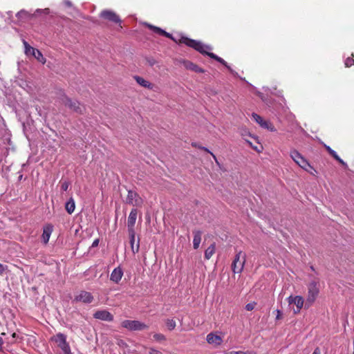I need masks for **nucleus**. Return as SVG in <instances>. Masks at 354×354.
I'll use <instances>...</instances> for the list:
<instances>
[{
  "label": "nucleus",
  "instance_id": "obj_1",
  "mask_svg": "<svg viewBox=\"0 0 354 354\" xmlns=\"http://www.w3.org/2000/svg\"><path fill=\"white\" fill-rule=\"evenodd\" d=\"M179 42L185 44V45L194 48L195 50H196L197 51L200 52L202 54L207 55L211 58L218 61V62L224 65L229 71L232 72V70L230 68V66L223 59L212 53L208 52V50H212L211 46L205 45L199 41L191 39L184 36L180 37V38L179 39Z\"/></svg>",
  "mask_w": 354,
  "mask_h": 354
},
{
  "label": "nucleus",
  "instance_id": "obj_2",
  "mask_svg": "<svg viewBox=\"0 0 354 354\" xmlns=\"http://www.w3.org/2000/svg\"><path fill=\"white\" fill-rule=\"evenodd\" d=\"M290 156L294 162L301 168L308 171L312 175H315L316 170L310 165L308 161L297 150L292 149L290 152Z\"/></svg>",
  "mask_w": 354,
  "mask_h": 354
},
{
  "label": "nucleus",
  "instance_id": "obj_3",
  "mask_svg": "<svg viewBox=\"0 0 354 354\" xmlns=\"http://www.w3.org/2000/svg\"><path fill=\"white\" fill-rule=\"evenodd\" d=\"M308 293L306 296V305L311 306L316 300L319 292V281L313 280L308 284Z\"/></svg>",
  "mask_w": 354,
  "mask_h": 354
},
{
  "label": "nucleus",
  "instance_id": "obj_4",
  "mask_svg": "<svg viewBox=\"0 0 354 354\" xmlns=\"http://www.w3.org/2000/svg\"><path fill=\"white\" fill-rule=\"evenodd\" d=\"M24 46V52L28 57H33L39 62L44 64L46 63V58L43 56L40 50L30 46L25 40L23 41Z\"/></svg>",
  "mask_w": 354,
  "mask_h": 354
},
{
  "label": "nucleus",
  "instance_id": "obj_5",
  "mask_svg": "<svg viewBox=\"0 0 354 354\" xmlns=\"http://www.w3.org/2000/svg\"><path fill=\"white\" fill-rule=\"evenodd\" d=\"M246 260V255L242 251H239L235 255L232 263V269L234 273H241L243 271Z\"/></svg>",
  "mask_w": 354,
  "mask_h": 354
},
{
  "label": "nucleus",
  "instance_id": "obj_6",
  "mask_svg": "<svg viewBox=\"0 0 354 354\" xmlns=\"http://www.w3.org/2000/svg\"><path fill=\"white\" fill-rule=\"evenodd\" d=\"M224 333L220 331L212 332L206 337L207 342L214 348L221 346L223 342Z\"/></svg>",
  "mask_w": 354,
  "mask_h": 354
},
{
  "label": "nucleus",
  "instance_id": "obj_7",
  "mask_svg": "<svg viewBox=\"0 0 354 354\" xmlns=\"http://www.w3.org/2000/svg\"><path fill=\"white\" fill-rule=\"evenodd\" d=\"M121 326L129 330H142L148 328V326L137 320H124L121 322Z\"/></svg>",
  "mask_w": 354,
  "mask_h": 354
},
{
  "label": "nucleus",
  "instance_id": "obj_8",
  "mask_svg": "<svg viewBox=\"0 0 354 354\" xmlns=\"http://www.w3.org/2000/svg\"><path fill=\"white\" fill-rule=\"evenodd\" d=\"M287 301L289 304V306L295 305L296 308H293V313L295 314H298L300 313L304 304V299L301 296L299 295H290L287 298Z\"/></svg>",
  "mask_w": 354,
  "mask_h": 354
},
{
  "label": "nucleus",
  "instance_id": "obj_9",
  "mask_svg": "<svg viewBox=\"0 0 354 354\" xmlns=\"http://www.w3.org/2000/svg\"><path fill=\"white\" fill-rule=\"evenodd\" d=\"M53 338L64 354H71L70 346L67 343L66 337L64 334L58 333Z\"/></svg>",
  "mask_w": 354,
  "mask_h": 354
},
{
  "label": "nucleus",
  "instance_id": "obj_10",
  "mask_svg": "<svg viewBox=\"0 0 354 354\" xmlns=\"http://www.w3.org/2000/svg\"><path fill=\"white\" fill-rule=\"evenodd\" d=\"M62 102L66 106H68L75 112L81 113L84 109L83 106H82L79 102L73 101L66 96H63Z\"/></svg>",
  "mask_w": 354,
  "mask_h": 354
},
{
  "label": "nucleus",
  "instance_id": "obj_11",
  "mask_svg": "<svg viewBox=\"0 0 354 354\" xmlns=\"http://www.w3.org/2000/svg\"><path fill=\"white\" fill-rule=\"evenodd\" d=\"M252 118L257 123H258L260 125L261 127H262L263 129H268L270 131H275V129H274V126L270 122H269L268 121L264 120L258 114H257L255 113H253L252 114Z\"/></svg>",
  "mask_w": 354,
  "mask_h": 354
},
{
  "label": "nucleus",
  "instance_id": "obj_12",
  "mask_svg": "<svg viewBox=\"0 0 354 354\" xmlns=\"http://www.w3.org/2000/svg\"><path fill=\"white\" fill-rule=\"evenodd\" d=\"M100 16L102 18H104L108 21L114 22L115 24H119L120 25L121 24V20L119 16L117 15L116 13L112 10H104L101 12Z\"/></svg>",
  "mask_w": 354,
  "mask_h": 354
},
{
  "label": "nucleus",
  "instance_id": "obj_13",
  "mask_svg": "<svg viewBox=\"0 0 354 354\" xmlns=\"http://www.w3.org/2000/svg\"><path fill=\"white\" fill-rule=\"evenodd\" d=\"M75 301L83 302L85 304H90L93 300V297L91 292L82 290L75 296Z\"/></svg>",
  "mask_w": 354,
  "mask_h": 354
},
{
  "label": "nucleus",
  "instance_id": "obj_14",
  "mask_svg": "<svg viewBox=\"0 0 354 354\" xmlns=\"http://www.w3.org/2000/svg\"><path fill=\"white\" fill-rule=\"evenodd\" d=\"M127 203L133 205V206H140L142 203V198L138 196V194L133 191H129L127 195Z\"/></svg>",
  "mask_w": 354,
  "mask_h": 354
},
{
  "label": "nucleus",
  "instance_id": "obj_15",
  "mask_svg": "<svg viewBox=\"0 0 354 354\" xmlns=\"http://www.w3.org/2000/svg\"><path fill=\"white\" fill-rule=\"evenodd\" d=\"M93 317L95 319L107 322H111L113 319V315L106 310L96 311L94 313Z\"/></svg>",
  "mask_w": 354,
  "mask_h": 354
},
{
  "label": "nucleus",
  "instance_id": "obj_16",
  "mask_svg": "<svg viewBox=\"0 0 354 354\" xmlns=\"http://www.w3.org/2000/svg\"><path fill=\"white\" fill-rule=\"evenodd\" d=\"M137 215L138 211L136 209H133L129 215L127 224L129 232H132V230H133V227L137 219Z\"/></svg>",
  "mask_w": 354,
  "mask_h": 354
},
{
  "label": "nucleus",
  "instance_id": "obj_17",
  "mask_svg": "<svg viewBox=\"0 0 354 354\" xmlns=\"http://www.w3.org/2000/svg\"><path fill=\"white\" fill-rule=\"evenodd\" d=\"M123 276V270L120 267L115 268L111 272L110 279L118 283Z\"/></svg>",
  "mask_w": 354,
  "mask_h": 354
},
{
  "label": "nucleus",
  "instance_id": "obj_18",
  "mask_svg": "<svg viewBox=\"0 0 354 354\" xmlns=\"http://www.w3.org/2000/svg\"><path fill=\"white\" fill-rule=\"evenodd\" d=\"M53 230V227L50 224H48L44 227L41 239L45 244L48 243L50 235L52 234Z\"/></svg>",
  "mask_w": 354,
  "mask_h": 354
},
{
  "label": "nucleus",
  "instance_id": "obj_19",
  "mask_svg": "<svg viewBox=\"0 0 354 354\" xmlns=\"http://www.w3.org/2000/svg\"><path fill=\"white\" fill-rule=\"evenodd\" d=\"M130 233V243L131 250L133 254L137 253L139 251L140 244H139V240L138 241L137 243L135 244L136 241V235L133 230L132 232H129Z\"/></svg>",
  "mask_w": 354,
  "mask_h": 354
},
{
  "label": "nucleus",
  "instance_id": "obj_20",
  "mask_svg": "<svg viewBox=\"0 0 354 354\" xmlns=\"http://www.w3.org/2000/svg\"><path fill=\"white\" fill-rule=\"evenodd\" d=\"M134 79L136 81V82L141 86L149 89L153 88V84L149 81L144 79L143 77L136 75L134 76Z\"/></svg>",
  "mask_w": 354,
  "mask_h": 354
},
{
  "label": "nucleus",
  "instance_id": "obj_21",
  "mask_svg": "<svg viewBox=\"0 0 354 354\" xmlns=\"http://www.w3.org/2000/svg\"><path fill=\"white\" fill-rule=\"evenodd\" d=\"M201 241V231H194V239H193V247L194 249H198L199 248Z\"/></svg>",
  "mask_w": 354,
  "mask_h": 354
},
{
  "label": "nucleus",
  "instance_id": "obj_22",
  "mask_svg": "<svg viewBox=\"0 0 354 354\" xmlns=\"http://www.w3.org/2000/svg\"><path fill=\"white\" fill-rule=\"evenodd\" d=\"M216 245L215 243L211 244L205 251V258L209 259L215 252Z\"/></svg>",
  "mask_w": 354,
  "mask_h": 354
},
{
  "label": "nucleus",
  "instance_id": "obj_23",
  "mask_svg": "<svg viewBox=\"0 0 354 354\" xmlns=\"http://www.w3.org/2000/svg\"><path fill=\"white\" fill-rule=\"evenodd\" d=\"M75 209V203L74 200L71 198L66 203V210L69 214L73 213Z\"/></svg>",
  "mask_w": 354,
  "mask_h": 354
},
{
  "label": "nucleus",
  "instance_id": "obj_24",
  "mask_svg": "<svg viewBox=\"0 0 354 354\" xmlns=\"http://www.w3.org/2000/svg\"><path fill=\"white\" fill-rule=\"evenodd\" d=\"M145 25L149 27L150 29H151L153 32L159 34V35H161L162 33H165V31L158 27H156V26H152L151 24H145Z\"/></svg>",
  "mask_w": 354,
  "mask_h": 354
},
{
  "label": "nucleus",
  "instance_id": "obj_25",
  "mask_svg": "<svg viewBox=\"0 0 354 354\" xmlns=\"http://www.w3.org/2000/svg\"><path fill=\"white\" fill-rule=\"evenodd\" d=\"M165 324L168 329L170 330L174 329L176 326V322L172 319H167Z\"/></svg>",
  "mask_w": 354,
  "mask_h": 354
},
{
  "label": "nucleus",
  "instance_id": "obj_26",
  "mask_svg": "<svg viewBox=\"0 0 354 354\" xmlns=\"http://www.w3.org/2000/svg\"><path fill=\"white\" fill-rule=\"evenodd\" d=\"M17 16L19 19H25L29 18L30 17V15L28 12L26 10H21L19 12H17Z\"/></svg>",
  "mask_w": 354,
  "mask_h": 354
},
{
  "label": "nucleus",
  "instance_id": "obj_27",
  "mask_svg": "<svg viewBox=\"0 0 354 354\" xmlns=\"http://www.w3.org/2000/svg\"><path fill=\"white\" fill-rule=\"evenodd\" d=\"M245 141L247 142V143H248V145L253 149H254L256 151L260 153L263 150V147L261 145H259V147L258 146H254L252 145V143L248 140H245Z\"/></svg>",
  "mask_w": 354,
  "mask_h": 354
},
{
  "label": "nucleus",
  "instance_id": "obj_28",
  "mask_svg": "<svg viewBox=\"0 0 354 354\" xmlns=\"http://www.w3.org/2000/svg\"><path fill=\"white\" fill-rule=\"evenodd\" d=\"M325 147L326 150L328 151V153L336 160L339 159V156L337 154V153L333 150L329 146L325 145Z\"/></svg>",
  "mask_w": 354,
  "mask_h": 354
},
{
  "label": "nucleus",
  "instance_id": "obj_29",
  "mask_svg": "<svg viewBox=\"0 0 354 354\" xmlns=\"http://www.w3.org/2000/svg\"><path fill=\"white\" fill-rule=\"evenodd\" d=\"M153 338L156 341H158V342H161V341H164L165 340V336L162 334H160V333H156L154 335H153Z\"/></svg>",
  "mask_w": 354,
  "mask_h": 354
},
{
  "label": "nucleus",
  "instance_id": "obj_30",
  "mask_svg": "<svg viewBox=\"0 0 354 354\" xmlns=\"http://www.w3.org/2000/svg\"><path fill=\"white\" fill-rule=\"evenodd\" d=\"M186 67L189 68H190V69H192L193 71H197V72H201L202 71V70L199 69L198 67L196 65H195V64H194L192 63H188L187 64H186Z\"/></svg>",
  "mask_w": 354,
  "mask_h": 354
},
{
  "label": "nucleus",
  "instance_id": "obj_31",
  "mask_svg": "<svg viewBox=\"0 0 354 354\" xmlns=\"http://www.w3.org/2000/svg\"><path fill=\"white\" fill-rule=\"evenodd\" d=\"M256 305H257L256 302L248 303L245 306V309L248 311L252 310L254 308V307L256 306Z\"/></svg>",
  "mask_w": 354,
  "mask_h": 354
},
{
  "label": "nucleus",
  "instance_id": "obj_32",
  "mask_svg": "<svg viewBox=\"0 0 354 354\" xmlns=\"http://www.w3.org/2000/svg\"><path fill=\"white\" fill-rule=\"evenodd\" d=\"M225 354H252V353L250 351L244 352V351H232L227 352Z\"/></svg>",
  "mask_w": 354,
  "mask_h": 354
},
{
  "label": "nucleus",
  "instance_id": "obj_33",
  "mask_svg": "<svg viewBox=\"0 0 354 354\" xmlns=\"http://www.w3.org/2000/svg\"><path fill=\"white\" fill-rule=\"evenodd\" d=\"M354 64V59L348 57L345 61V65L346 67H350Z\"/></svg>",
  "mask_w": 354,
  "mask_h": 354
},
{
  "label": "nucleus",
  "instance_id": "obj_34",
  "mask_svg": "<svg viewBox=\"0 0 354 354\" xmlns=\"http://www.w3.org/2000/svg\"><path fill=\"white\" fill-rule=\"evenodd\" d=\"M69 187V183L64 181L62 183L61 188L63 191H66Z\"/></svg>",
  "mask_w": 354,
  "mask_h": 354
},
{
  "label": "nucleus",
  "instance_id": "obj_35",
  "mask_svg": "<svg viewBox=\"0 0 354 354\" xmlns=\"http://www.w3.org/2000/svg\"><path fill=\"white\" fill-rule=\"evenodd\" d=\"M41 12H44L45 14H48L49 12V10L48 8H46L44 10H40V9H37L36 11H35V15H39L41 14Z\"/></svg>",
  "mask_w": 354,
  "mask_h": 354
},
{
  "label": "nucleus",
  "instance_id": "obj_36",
  "mask_svg": "<svg viewBox=\"0 0 354 354\" xmlns=\"http://www.w3.org/2000/svg\"><path fill=\"white\" fill-rule=\"evenodd\" d=\"M8 268L7 266L0 263V274H3Z\"/></svg>",
  "mask_w": 354,
  "mask_h": 354
},
{
  "label": "nucleus",
  "instance_id": "obj_37",
  "mask_svg": "<svg viewBox=\"0 0 354 354\" xmlns=\"http://www.w3.org/2000/svg\"><path fill=\"white\" fill-rule=\"evenodd\" d=\"M149 354H161V352L155 348H151L149 352Z\"/></svg>",
  "mask_w": 354,
  "mask_h": 354
},
{
  "label": "nucleus",
  "instance_id": "obj_38",
  "mask_svg": "<svg viewBox=\"0 0 354 354\" xmlns=\"http://www.w3.org/2000/svg\"><path fill=\"white\" fill-rule=\"evenodd\" d=\"M161 35H165L167 37L171 38V39H172L174 41H176L174 37H172V36H171V35L170 33H168V32H165V33H162Z\"/></svg>",
  "mask_w": 354,
  "mask_h": 354
},
{
  "label": "nucleus",
  "instance_id": "obj_39",
  "mask_svg": "<svg viewBox=\"0 0 354 354\" xmlns=\"http://www.w3.org/2000/svg\"><path fill=\"white\" fill-rule=\"evenodd\" d=\"M281 311H280L279 310H277V316H276V319H281Z\"/></svg>",
  "mask_w": 354,
  "mask_h": 354
},
{
  "label": "nucleus",
  "instance_id": "obj_40",
  "mask_svg": "<svg viewBox=\"0 0 354 354\" xmlns=\"http://www.w3.org/2000/svg\"><path fill=\"white\" fill-rule=\"evenodd\" d=\"M339 162H340L342 165L346 167L347 165L345 162H344L343 160H342L339 157V159H336Z\"/></svg>",
  "mask_w": 354,
  "mask_h": 354
},
{
  "label": "nucleus",
  "instance_id": "obj_41",
  "mask_svg": "<svg viewBox=\"0 0 354 354\" xmlns=\"http://www.w3.org/2000/svg\"><path fill=\"white\" fill-rule=\"evenodd\" d=\"M98 244H99V240H98V239H95V240L93 242V243H92V246H93V247H96V246H97V245H98Z\"/></svg>",
  "mask_w": 354,
  "mask_h": 354
},
{
  "label": "nucleus",
  "instance_id": "obj_42",
  "mask_svg": "<svg viewBox=\"0 0 354 354\" xmlns=\"http://www.w3.org/2000/svg\"><path fill=\"white\" fill-rule=\"evenodd\" d=\"M312 354H321L320 349L319 348H316Z\"/></svg>",
  "mask_w": 354,
  "mask_h": 354
},
{
  "label": "nucleus",
  "instance_id": "obj_43",
  "mask_svg": "<svg viewBox=\"0 0 354 354\" xmlns=\"http://www.w3.org/2000/svg\"><path fill=\"white\" fill-rule=\"evenodd\" d=\"M203 149H205L206 151L209 152L211 153V155L213 156V158H214V160H216L215 155H214L212 153H211L207 149H206L205 147H203Z\"/></svg>",
  "mask_w": 354,
  "mask_h": 354
},
{
  "label": "nucleus",
  "instance_id": "obj_44",
  "mask_svg": "<svg viewBox=\"0 0 354 354\" xmlns=\"http://www.w3.org/2000/svg\"><path fill=\"white\" fill-rule=\"evenodd\" d=\"M3 344V339L1 337H0V348H1Z\"/></svg>",
  "mask_w": 354,
  "mask_h": 354
},
{
  "label": "nucleus",
  "instance_id": "obj_45",
  "mask_svg": "<svg viewBox=\"0 0 354 354\" xmlns=\"http://www.w3.org/2000/svg\"><path fill=\"white\" fill-rule=\"evenodd\" d=\"M258 95H259V97H260L263 100H264V99H263V95H261V93H259H259H258Z\"/></svg>",
  "mask_w": 354,
  "mask_h": 354
},
{
  "label": "nucleus",
  "instance_id": "obj_46",
  "mask_svg": "<svg viewBox=\"0 0 354 354\" xmlns=\"http://www.w3.org/2000/svg\"><path fill=\"white\" fill-rule=\"evenodd\" d=\"M65 3H66V4L67 6H71V3H70V2H68V1H66Z\"/></svg>",
  "mask_w": 354,
  "mask_h": 354
},
{
  "label": "nucleus",
  "instance_id": "obj_47",
  "mask_svg": "<svg viewBox=\"0 0 354 354\" xmlns=\"http://www.w3.org/2000/svg\"><path fill=\"white\" fill-rule=\"evenodd\" d=\"M354 354V341H353V353Z\"/></svg>",
  "mask_w": 354,
  "mask_h": 354
}]
</instances>
